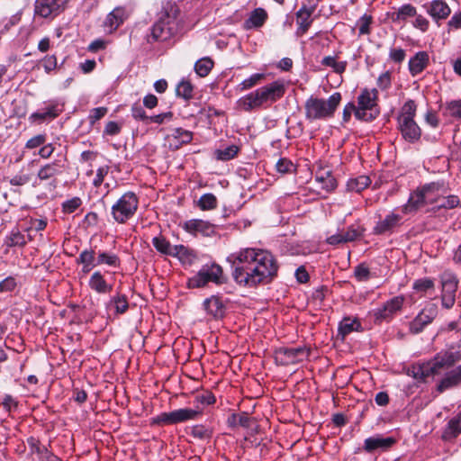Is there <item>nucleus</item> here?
<instances>
[{"label": "nucleus", "mask_w": 461, "mask_h": 461, "mask_svg": "<svg viewBox=\"0 0 461 461\" xmlns=\"http://www.w3.org/2000/svg\"><path fill=\"white\" fill-rule=\"evenodd\" d=\"M391 73L386 71L378 77L377 86L382 90H387L391 86Z\"/></svg>", "instance_id": "obj_60"}, {"label": "nucleus", "mask_w": 461, "mask_h": 461, "mask_svg": "<svg viewBox=\"0 0 461 461\" xmlns=\"http://www.w3.org/2000/svg\"><path fill=\"white\" fill-rule=\"evenodd\" d=\"M63 111L61 104L51 103L46 107L32 113L29 117L31 122H43L45 121L53 120L58 117Z\"/></svg>", "instance_id": "obj_15"}, {"label": "nucleus", "mask_w": 461, "mask_h": 461, "mask_svg": "<svg viewBox=\"0 0 461 461\" xmlns=\"http://www.w3.org/2000/svg\"><path fill=\"white\" fill-rule=\"evenodd\" d=\"M15 286V279L13 276H8L0 282V293L11 292Z\"/></svg>", "instance_id": "obj_61"}, {"label": "nucleus", "mask_w": 461, "mask_h": 461, "mask_svg": "<svg viewBox=\"0 0 461 461\" xmlns=\"http://www.w3.org/2000/svg\"><path fill=\"white\" fill-rule=\"evenodd\" d=\"M227 261L234 281L240 286L254 287L269 283L277 274L274 256L264 249L246 248L231 253Z\"/></svg>", "instance_id": "obj_1"}, {"label": "nucleus", "mask_w": 461, "mask_h": 461, "mask_svg": "<svg viewBox=\"0 0 461 461\" xmlns=\"http://www.w3.org/2000/svg\"><path fill=\"white\" fill-rule=\"evenodd\" d=\"M215 402L214 395L210 392H203L201 393H197L194 398V408L199 406L202 411L203 407L212 404Z\"/></svg>", "instance_id": "obj_39"}, {"label": "nucleus", "mask_w": 461, "mask_h": 461, "mask_svg": "<svg viewBox=\"0 0 461 461\" xmlns=\"http://www.w3.org/2000/svg\"><path fill=\"white\" fill-rule=\"evenodd\" d=\"M316 181L321 185V188L327 192H330L337 186L336 179L331 176L330 171L321 172L316 175Z\"/></svg>", "instance_id": "obj_33"}, {"label": "nucleus", "mask_w": 461, "mask_h": 461, "mask_svg": "<svg viewBox=\"0 0 461 461\" xmlns=\"http://www.w3.org/2000/svg\"><path fill=\"white\" fill-rule=\"evenodd\" d=\"M399 130L402 137L410 141L415 142L420 138L421 131L414 119H402L398 121Z\"/></svg>", "instance_id": "obj_16"}, {"label": "nucleus", "mask_w": 461, "mask_h": 461, "mask_svg": "<svg viewBox=\"0 0 461 461\" xmlns=\"http://www.w3.org/2000/svg\"><path fill=\"white\" fill-rule=\"evenodd\" d=\"M359 327L360 324L356 320L344 318L339 323V332L344 337L353 330H357Z\"/></svg>", "instance_id": "obj_42"}, {"label": "nucleus", "mask_w": 461, "mask_h": 461, "mask_svg": "<svg viewBox=\"0 0 461 461\" xmlns=\"http://www.w3.org/2000/svg\"><path fill=\"white\" fill-rule=\"evenodd\" d=\"M178 10L175 5H168L164 8L159 20L153 25L148 41H165L169 40L176 30V17Z\"/></svg>", "instance_id": "obj_4"}, {"label": "nucleus", "mask_w": 461, "mask_h": 461, "mask_svg": "<svg viewBox=\"0 0 461 461\" xmlns=\"http://www.w3.org/2000/svg\"><path fill=\"white\" fill-rule=\"evenodd\" d=\"M204 309L207 313L215 319H220L224 316L225 305L218 296H211L203 302Z\"/></svg>", "instance_id": "obj_21"}, {"label": "nucleus", "mask_w": 461, "mask_h": 461, "mask_svg": "<svg viewBox=\"0 0 461 461\" xmlns=\"http://www.w3.org/2000/svg\"><path fill=\"white\" fill-rule=\"evenodd\" d=\"M32 238L30 235L26 237L18 229H14L5 240V243L8 247H23Z\"/></svg>", "instance_id": "obj_31"}, {"label": "nucleus", "mask_w": 461, "mask_h": 461, "mask_svg": "<svg viewBox=\"0 0 461 461\" xmlns=\"http://www.w3.org/2000/svg\"><path fill=\"white\" fill-rule=\"evenodd\" d=\"M461 383V378L457 372L454 369L447 373L446 376L440 381L438 385V391L442 393L447 389H449Z\"/></svg>", "instance_id": "obj_32"}, {"label": "nucleus", "mask_w": 461, "mask_h": 461, "mask_svg": "<svg viewBox=\"0 0 461 461\" xmlns=\"http://www.w3.org/2000/svg\"><path fill=\"white\" fill-rule=\"evenodd\" d=\"M67 0H36L35 14L49 18L56 16Z\"/></svg>", "instance_id": "obj_14"}, {"label": "nucleus", "mask_w": 461, "mask_h": 461, "mask_svg": "<svg viewBox=\"0 0 461 461\" xmlns=\"http://www.w3.org/2000/svg\"><path fill=\"white\" fill-rule=\"evenodd\" d=\"M341 236H342V240L345 243V242H349V241H353V240H357V237L360 236V233L353 226H350L349 228H348V230L345 232L341 233Z\"/></svg>", "instance_id": "obj_64"}, {"label": "nucleus", "mask_w": 461, "mask_h": 461, "mask_svg": "<svg viewBox=\"0 0 461 461\" xmlns=\"http://www.w3.org/2000/svg\"><path fill=\"white\" fill-rule=\"evenodd\" d=\"M311 15H312V11L305 7L301 8L297 12L296 23L298 25V29L296 31V33L298 35L304 34L310 28L312 22L311 19Z\"/></svg>", "instance_id": "obj_25"}, {"label": "nucleus", "mask_w": 461, "mask_h": 461, "mask_svg": "<svg viewBox=\"0 0 461 461\" xmlns=\"http://www.w3.org/2000/svg\"><path fill=\"white\" fill-rule=\"evenodd\" d=\"M110 303L114 305L117 313H123L128 309V302L124 295L113 296L111 298Z\"/></svg>", "instance_id": "obj_51"}, {"label": "nucleus", "mask_w": 461, "mask_h": 461, "mask_svg": "<svg viewBox=\"0 0 461 461\" xmlns=\"http://www.w3.org/2000/svg\"><path fill=\"white\" fill-rule=\"evenodd\" d=\"M461 432V411L453 419H451L444 432L443 438L446 440H450L456 438Z\"/></svg>", "instance_id": "obj_29"}, {"label": "nucleus", "mask_w": 461, "mask_h": 461, "mask_svg": "<svg viewBox=\"0 0 461 461\" xmlns=\"http://www.w3.org/2000/svg\"><path fill=\"white\" fill-rule=\"evenodd\" d=\"M429 63V55L425 51L415 54L409 61V69L412 76L421 73Z\"/></svg>", "instance_id": "obj_24"}, {"label": "nucleus", "mask_w": 461, "mask_h": 461, "mask_svg": "<svg viewBox=\"0 0 461 461\" xmlns=\"http://www.w3.org/2000/svg\"><path fill=\"white\" fill-rule=\"evenodd\" d=\"M139 199L132 192L122 194L112 206V215L118 223H124L131 219L138 209Z\"/></svg>", "instance_id": "obj_8"}, {"label": "nucleus", "mask_w": 461, "mask_h": 461, "mask_svg": "<svg viewBox=\"0 0 461 461\" xmlns=\"http://www.w3.org/2000/svg\"><path fill=\"white\" fill-rule=\"evenodd\" d=\"M461 360V349L450 348L438 352L432 360L423 363L417 370H413V376L426 378L429 375H438L443 370L454 366Z\"/></svg>", "instance_id": "obj_3"}, {"label": "nucleus", "mask_w": 461, "mask_h": 461, "mask_svg": "<svg viewBox=\"0 0 461 461\" xmlns=\"http://www.w3.org/2000/svg\"><path fill=\"white\" fill-rule=\"evenodd\" d=\"M416 104L413 100H408L402 107L398 121L402 119H414L416 114Z\"/></svg>", "instance_id": "obj_43"}, {"label": "nucleus", "mask_w": 461, "mask_h": 461, "mask_svg": "<svg viewBox=\"0 0 461 461\" xmlns=\"http://www.w3.org/2000/svg\"><path fill=\"white\" fill-rule=\"evenodd\" d=\"M96 264H105L111 267H116L119 264V258L115 254L100 252L96 259Z\"/></svg>", "instance_id": "obj_48"}, {"label": "nucleus", "mask_w": 461, "mask_h": 461, "mask_svg": "<svg viewBox=\"0 0 461 461\" xmlns=\"http://www.w3.org/2000/svg\"><path fill=\"white\" fill-rule=\"evenodd\" d=\"M266 78V74L264 73H256L251 75L249 78L244 79L239 86L238 89L240 91L249 90L255 86L260 84Z\"/></svg>", "instance_id": "obj_35"}, {"label": "nucleus", "mask_w": 461, "mask_h": 461, "mask_svg": "<svg viewBox=\"0 0 461 461\" xmlns=\"http://www.w3.org/2000/svg\"><path fill=\"white\" fill-rule=\"evenodd\" d=\"M370 184V179L367 176H359L356 178H351L348 181L347 187L349 191L359 193L366 188Z\"/></svg>", "instance_id": "obj_34"}, {"label": "nucleus", "mask_w": 461, "mask_h": 461, "mask_svg": "<svg viewBox=\"0 0 461 461\" xmlns=\"http://www.w3.org/2000/svg\"><path fill=\"white\" fill-rule=\"evenodd\" d=\"M77 262L78 264H82V272L84 274L89 273L95 266H98L96 264L95 260V253L93 249H85L80 254L79 257L77 259Z\"/></svg>", "instance_id": "obj_26"}, {"label": "nucleus", "mask_w": 461, "mask_h": 461, "mask_svg": "<svg viewBox=\"0 0 461 461\" xmlns=\"http://www.w3.org/2000/svg\"><path fill=\"white\" fill-rule=\"evenodd\" d=\"M61 173V166L59 161H54L51 163L45 164L42 166L37 174V176L41 181H46L50 179L51 177L56 176L57 175Z\"/></svg>", "instance_id": "obj_28"}, {"label": "nucleus", "mask_w": 461, "mask_h": 461, "mask_svg": "<svg viewBox=\"0 0 461 461\" xmlns=\"http://www.w3.org/2000/svg\"><path fill=\"white\" fill-rule=\"evenodd\" d=\"M434 203L439 208L452 209L458 205L459 199L456 195H448L447 197H436Z\"/></svg>", "instance_id": "obj_45"}, {"label": "nucleus", "mask_w": 461, "mask_h": 461, "mask_svg": "<svg viewBox=\"0 0 461 461\" xmlns=\"http://www.w3.org/2000/svg\"><path fill=\"white\" fill-rule=\"evenodd\" d=\"M222 269L219 265L203 266L196 275L188 280V286L199 288L206 285L209 282L221 283Z\"/></svg>", "instance_id": "obj_10"}, {"label": "nucleus", "mask_w": 461, "mask_h": 461, "mask_svg": "<svg viewBox=\"0 0 461 461\" xmlns=\"http://www.w3.org/2000/svg\"><path fill=\"white\" fill-rule=\"evenodd\" d=\"M354 275L358 281H366L369 278L370 271L367 267L361 264L356 267Z\"/></svg>", "instance_id": "obj_56"}, {"label": "nucleus", "mask_w": 461, "mask_h": 461, "mask_svg": "<svg viewBox=\"0 0 461 461\" xmlns=\"http://www.w3.org/2000/svg\"><path fill=\"white\" fill-rule=\"evenodd\" d=\"M445 193L444 185L440 183H430L421 189L411 194L406 204L402 206L404 213H412L427 203H434L435 194Z\"/></svg>", "instance_id": "obj_6"}, {"label": "nucleus", "mask_w": 461, "mask_h": 461, "mask_svg": "<svg viewBox=\"0 0 461 461\" xmlns=\"http://www.w3.org/2000/svg\"><path fill=\"white\" fill-rule=\"evenodd\" d=\"M432 321L430 318H429L424 312H420V314L411 321V331L412 333L420 332L425 326L429 324Z\"/></svg>", "instance_id": "obj_37"}, {"label": "nucleus", "mask_w": 461, "mask_h": 461, "mask_svg": "<svg viewBox=\"0 0 461 461\" xmlns=\"http://www.w3.org/2000/svg\"><path fill=\"white\" fill-rule=\"evenodd\" d=\"M238 147L235 145H230L223 149L216 150V158L219 160H230L233 158L238 153Z\"/></svg>", "instance_id": "obj_49"}, {"label": "nucleus", "mask_w": 461, "mask_h": 461, "mask_svg": "<svg viewBox=\"0 0 461 461\" xmlns=\"http://www.w3.org/2000/svg\"><path fill=\"white\" fill-rule=\"evenodd\" d=\"M416 8L413 5L407 4L393 12L391 14V19L394 23L404 22L410 17L416 16Z\"/></svg>", "instance_id": "obj_30"}, {"label": "nucleus", "mask_w": 461, "mask_h": 461, "mask_svg": "<svg viewBox=\"0 0 461 461\" xmlns=\"http://www.w3.org/2000/svg\"><path fill=\"white\" fill-rule=\"evenodd\" d=\"M294 164L285 158H281L276 163V169L281 174L288 173L292 170Z\"/></svg>", "instance_id": "obj_54"}, {"label": "nucleus", "mask_w": 461, "mask_h": 461, "mask_svg": "<svg viewBox=\"0 0 461 461\" xmlns=\"http://www.w3.org/2000/svg\"><path fill=\"white\" fill-rule=\"evenodd\" d=\"M442 285V305L449 309L455 303L456 291L457 288V282L452 273L446 272L441 276Z\"/></svg>", "instance_id": "obj_12"}, {"label": "nucleus", "mask_w": 461, "mask_h": 461, "mask_svg": "<svg viewBox=\"0 0 461 461\" xmlns=\"http://www.w3.org/2000/svg\"><path fill=\"white\" fill-rule=\"evenodd\" d=\"M445 113L454 119L461 120V99L447 102Z\"/></svg>", "instance_id": "obj_40"}, {"label": "nucleus", "mask_w": 461, "mask_h": 461, "mask_svg": "<svg viewBox=\"0 0 461 461\" xmlns=\"http://www.w3.org/2000/svg\"><path fill=\"white\" fill-rule=\"evenodd\" d=\"M28 446L32 455H39L46 447L41 446L40 441L33 437L27 439Z\"/></svg>", "instance_id": "obj_63"}, {"label": "nucleus", "mask_w": 461, "mask_h": 461, "mask_svg": "<svg viewBox=\"0 0 461 461\" xmlns=\"http://www.w3.org/2000/svg\"><path fill=\"white\" fill-rule=\"evenodd\" d=\"M89 287L98 294H108L112 291L113 285L108 284L99 271L92 274L88 282Z\"/></svg>", "instance_id": "obj_23"}, {"label": "nucleus", "mask_w": 461, "mask_h": 461, "mask_svg": "<svg viewBox=\"0 0 461 461\" xmlns=\"http://www.w3.org/2000/svg\"><path fill=\"white\" fill-rule=\"evenodd\" d=\"M45 141H46V136L44 134H39V135H36V136L31 138L26 142L25 147L30 149H35V148H38V147L41 146L42 144H44Z\"/></svg>", "instance_id": "obj_59"}, {"label": "nucleus", "mask_w": 461, "mask_h": 461, "mask_svg": "<svg viewBox=\"0 0 461 461\" xmlns=\"http://www.w3.org/2000/svg\"><path fill=\"white\" fill-rule=\"evenodd\" d=\"M341 101V95L332 94L328 100L311 97L305 103V115L309 120H321L331 117Z\"/></svg>", "instance_id": "obj_5"}, {"label": "nucleus", "mask_w": 461, "mask_h": 461, "mask_svg": "<svg viewBox=\"0 0 461 461\" xmlns=\"http://www.w3.org/2000/svg\"><path fill=\"white\" fill-rule=\"evenodd\" d=\"M201 414L199 406L197 408H183L169 412H162L154 418L156 424L171 425L187 420H194Z\"/></svg>", "instance_id": "obj_9"}, {"label": "nucleus", "mask_w": 461, "mask_h": 461, "mask_svg": "<svg viewBox=\"0 0 461 461\" xmlns=\"http://www.w3.org/2000/svg\"><path fill=\"white\" fill-rule=\"evenodd\" d=\"M309 353V349L303 347L279 348L275 351V359L281 366H289L303 361Z\"/></svg>", "instance_id": "obj_11"}, {"label": "nucleus", "mask_w": 461, "mask_h": 461, "mask_svg": "<svg viewBox=\"0 0 461 461\" xmlns=\"http://www.w3.org/2000/svg\"><path fill=\"white\" fill-rule=\"evenodd\" d=\"M184 228L190 233L195 234L199 232L204 236H210L214 232V227L212 224L198 219L186 221L184 223Z\"/></svg>", "instance_id": "obj_19"}, {"label": "nucleus", "mask_w": 461, "mask_h": 461, "mask_svg": "<svg viewBox=\"0 0 461 461\" xmlns=\"http://www.w3.org/2000/svg\"><path fill=\"white\" fill-rule=\"evenodd\" d=\"M167 139L173 140H181L182 143L187 144L191 142L193 134L191 131L184 130L182 128H175L171 131V133L167 135Z\"/></svg>", "instance_id": "obj_36"}, {"label": "nucleus", "mask_w": 461, "mask_h": 461, "mask_svg": "<svg viewBox=\"0 0 461 461\" xmlns=\"http://www.w3.org/2000/svg\"><path fill=\"white\" fill-rule=\"evenodd\" d=\"M176 92L178 96L189 99L193 92L192 85L187 81H182L177 85Z\"/></svg>", "instance_id": "obj_52"}, {"label": "nucleus", "mask_w": 461, "mask_h": 461, "mask_svg": "<svg viewBox=\"0 0 461 461\" xmlns=\"http://www.w3.org/2000/svg\"><path fill=\"white\" fill-rule=\"evenodd\" d=\"M403 302L404 298L402 296H395L387 301L381 308L374 311L375 321L382 322L390 320L402 308Z\"/></svg>", "instance_id": "obj_13"}, {"label": "nucleus", "mask_w": 461, "mask_h": 461, "mask_svg": "<svg viewBox=\"0 0 461 461\" xmlns=\"http://www.w3.org/2000/svg\"><path fill=\"white\" fill-rule=\"evenodd\" d=\"M213 67V62L209 58H203L196 61L194 70L200 77H206Z\"/></svg>", "instance_id": "obj_41"}, {"label": "nucleus", "mask_w": 461, "mask_h": 461, "mask_svg": "<svg viewBox=\"0 0 461 461\" xmlns=\"http://www.w3.org/2000/svg\"><path fill=\"white\" fill-rule=\"evenodd\" d=\"M371 22H372L371 16H368L366 14L363 15L359 19L357 25H358V30H359L360 34L369 33V26L371 24Z\"/></svg>", "instance_id": "obj_58"}, {"label": "nucleus", "mask_w": 461, "mask_h": 461, "mask_svg": "<svg viewBox=\"0 0 461 461\" xmlns=\"http://www.w3.org/2000/svg\"><path fill=\"white\" fill-rule=\"evenodd\" d=\"M131 115L136 120H140L149 122V116L146 114V112L140 104H135L132 105Z\"/></svg>", "instance_id": "obj_55"}, {"label": "nucleus", "mask_w": 461, "mask_h": 461, "mask_svg": "<svg viewBox=\"0 0 461 461\" xmlns=\"http://www.w3.org/2000/svg\"><path fill=\"white\" fill-rule=\"evenodd\" d=\"M153 246L162 254L171 256L174 246H172L165 238L155 237L152 240Z\"/></svg>", "instance_id": "obj_44"}, {"label": "nucleus", "mask_w": 461, "mask_h": 461, "mask_svg": "<svg viewBox=\"0 0 461 461\" xmlns=\"http://www.w3.org/2000/svg\"><path fill=\"white\" fill-rule=\"evenodd\" d=\"M106 107H97L91 110L89 114V121L91 123H95L96 121L103 118L107 113Z\"/></svg>", "instance_id": "obj_62"}, {"label": "nucleus", "mask_w": 461, "mask_h": 461, "mask_svg": "<svg viewBox=\"0 0 461 461\" xmlns=\"http://www.w3.org/2000/svg\"><path fill=\"white\" fill-rule=\"evenodd\" d=\"M321 64L332 68L333 71L341 74L345 71L347 61H338L334 56H326L322 59Z\"/></svg>", "instance_id": "obj_38"}, {"label": "nucleus", "mask_w": 461, "mask_h": 461, "mask_svg": "<svg viewBox=\"0 0 461 461\" xmlns=\"http://www.w3.org/2000/svg\"><path fill=\"white\" fill-rule=\"evenodd\" d=\"M127 17L128 14L125 8L122 6L115 7L106 16L104 25L107 29L109 33H113L124 23Z\"/></svg>", "instance_id": "obj_17"}, {"label": "nucleus", "mask_w": 461, "mask_h": 461, "mask_svg": "<svg viewBox=\"0 0 461 461\" xmlns=\"http://www.w3.org/2000/svg\"><path fill=\"white\" fill-rule=\"evenodd\" d=\"M31 181V175L20 173L10 178L9 183L14 186H22Z\"/></svg>", "instance_id": "obj_53"}, {"label": "nucleus", "mask_w": 461, "mask_h": 461, "mask_svg": "<svg viewBox=\"0 0 461 461\" xmlns=\"http://www.w3.org/2000/svg\"><path fill=\"white\" fill-rule=\"evenodd\" d=\"M191 435L197 439L206 440L212 437V430L203 425H195L191 429Z\"/></svg>", "instance_id": "obj_46"}, {"label": "nucleus", "mask_w": 461, "mask_h": 461, "mask_svg": "<svg viewBox=\"0 0 461 461\" xmlns=\"http://www.w3.org/2000/svg\"><path fill=\"white\" fill-rule=\"evenodd\" d=\"M267 14L262 8L255 9L249 15V17L244 23V28L247 30L252 28H258L264 24Z\"/></svg>", "instance_id": "obj_27"}, {"label": "nucleus", "mask_w": 461, "mask_h": 461, "mask_svg": "<svg viewBox=\"0 0 461 461\" xmlns=\"http://www.w3.org/2000/svg\"><path fill=\"white\" fill-rule=\"evenodd\" d=\"M402 216L393 212L387 214L384 219L377 221L374 231L375 234H385L400 224Z\"/></svg>", "instance_id": "obj_18"}, {"label": "nucleus", "mask_w": 461, "mask_h": 461, "mask_svg": "<svg viewBox=\"0 0 461 461\" xmlns=\"http://www.w3.org/2000/svg\"><path fill=\"white\" fill-rule=\"evenodd\" d=\"M394 443L392 438H383L380 436L371 437L365 440L364 449L368 452H374L376 449H386Z\"/></svg>", "instance_id": "obj_22"}, {"label": "nucleus", "mask_w": 461, "mask_h": 461, "mask_svg": "<svg viewBox=\"0 0 461 461\" xmlns=\"http://www.w3.org/2000/svg\"><path fill=\"white\" fill-rule=\"evenodd\" d=\"M81 205V200L78 197H74L66 201L63 203V211L67 213L74 212Z\"/></svg>", "instance_id": "obj_57"}, {"label": "nucleus", "mask_w": 461, "mask_h": 461, "mask_svg": "<svg viewBox=\"0 0 461 461\" xmlns=\"http://www.w3.org/2000/svg\"><path fill=\"white\" fill-rule=\"evenodd\" d=\"M377 100L378 92L376 89H363L357 97L356 118L365 122H371L375 119L379 114Z\"/></svg>", "instance_id": "obj_7"}, {"label": "nucleus", "mask_w": 461, "mask_h": 461, "mask_svg": "<svg viewBox=\"0 0 461 461\" xmlns=\"http://www.w3.org/2000/svg\"><path fill=\"white\" fill-rule=\"evenodd\" d=\"M427 12L434 20H440L446 19L451 10L443 0H434L427 5Z\"/></svg>", "instance_id": "obj_20"}, {"label": "nucleus", "mask_w": 461, "mask_h": 461, "mask_svg": "<svg viewBox=\"0 0 461 461\" xmlns=\"http://www.w3.org/2000/svg\"><path fill=\"white\" fill-rule=\"evenodd\" d=\"M434 283L429 278L418 279L413 283V289L419 293H427L433 289Z\"/></svg>", "instance_id": "obj_50"}, {"label": "nucleus", "mask_w": 461, "mask_h": 461, "mask_svg": "<svg viewBox=\"0 0 461 461\" xmlns=\"http://www.w3.org/2000/svg\"><path fill=\"white\" fill-rule=\"evenodd\" d=\"M198 205L202 210H212L216 207L217 199L212 194H205L200 197Z\"/></svg>", "instance_id": "obj_47"}, {"label": "nucleus", "mask_w": 461, "mask_h": 461, "mask_svg": "<svg viewBox=\"0 0 461 461\" xmlns=\"http://www.w3.org/2000/svg\"><path fill=\"white\" fill-rule=\"evenodd\" d=\"M285 93V84L281 81H274L240 97L236 103L237 108L244 112H251L268 107L281 99Z\"/></svg>", "instance_id": "obj_2"}]
</instances>
